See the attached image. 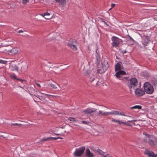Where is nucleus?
Returning <instances> with one entry per match:
<instances>
[{
    "label": "nucleus",
    "instance_id": "obj_1",
    "mask_svg": "<svg viewBox=\"0 0 157 157\" xmlns=\"http://www.w3.org/2000/svg\"><path fill=\"white\" fill-rule=\"evenodd\" d=\"M144 92L148 94H152L154 91L153 86L148 82H145L144 85Z\"/></svg>",
    "mask_w": 157,
    "mask_h": 157
},
{
    "label": "nucleus",
    "instance_id": "obj_2",
    "mask_svg": "<svg viewBox=\"0 0 157 157\" xmlns=\"http://www.w3.org/2000/svg\"><path fill=\"white\" fill-rule=\"evenodd\" d=\"M138 85L137 79L134 78L130 79L129 81V84L128 87L131 91H132L135 90Z\"/></svg>",
    "mask_w": 157,
    "mask_h": 157
},
{
    "label": "nucleus",
    "instance_id": "obj_3",
    "mask_svg": "<svg viewBox=\"0 0 157 157\" xmlns=\"http://www.w3.org/2000/svg\"><path fill=\"white\" fill-rule=\"evenodd\" d=\"M111 120V121L112 122H115L116 123L118 124L119 125H121V124H124L125 125L129 126H131L132 125L128 123L130 122L133 123V124H134V122L135 121H136L137 120H133L131 121H127L126 122L124 121H122L120 120H118L116 119H114L113 118H110Z\"/></svg>",
    "mask_w": 157,
    "mask_h": 157
},
{
    "label": "nucleus",
    "instance_id": "obj_4",
    "mask_svg": "<svg viewBox=\"0 0 157 157\" xmlns=\"http://www.w3.org/2000/svg\"><path fill=\"white\" fill-rule=\"evenodd\" d=\"M17 60L10 59V70L13 71H18L19 67Z\"/></svg>",
    "mask_w": 157,
    "mask_h": 157
},
{
    "label": "nucleus",
    "instance_id": "obj_5",
    "mask_svg": "<svg viewBox=\"0 0 157 157\" xmlns=\"http://www.w3.org/2000/svg\"><path fill=\"white\" fill-rule=\"evenodd\" d=\"M77 43L76 41L74 40H70L67 43L68 46L74 51L77 50Z\"/></svg>",
    "mask_w": 157,
    "mask_h": 157
},
{
    "label": "nucleus",
    "instance_id": "obj_6",
    "mask_svg": "<svg viewBox=\"0 0 157 157\" xmlns=\"http://www.w3.org/2000/svg\"><path fill=\"white\" fill-rule=\"evenodd\" d=\"M85 149L84 147H81L76 149L73 154L75 157H80L84 153Z\"/></svg>",
    "mask_w": 157,
    "mask_h": 157
},
{
    "label": "nucleus",
    "instance_id": "obj_7",
    "mask_svg": "<svg viewBox=\"0 0 157 157\" xmlns=\"http://www.w3.org/2000/svg\"><path fill=\"white\" fill-rule=\"evenodd\" d=\"M111 40L112 43L111 44L113 47H118L120 43L121 40L118 37L113 36L111 38Z\"/></svg>",
    "mask_w": 157,
    "mask_h": 157
},
{
    "label": "nucleus",
    "instance_id": "obj_8",
    "mask_svg": "<svg viewBox=\"0 0 157 157\" xmlns=\"http://www.w3.org/2000/svg\"><path fill=\"white\" fill-rule=\"evenodd\" d=\"M91 149L94 152L98 155V157H102L104 153L101 150H100L99 148L96 146L92 147Z\"/></svg>",
    "mask_w": 157,
    "mask_h": 157
},
{
    "label": "nucleus",
    "instance_id": "obj_9",
    "mask_svg": "<svg viewBox=\"0 0 157 157\" xmlns=\"http://www.w3.org/2000/svg\"><path fill=\"white\" fill-rule=\"evenodd\" d=\"M155 138L153 136V135H150V136L146 138L145 141L146 142L147 141L148 144L152 146H154L155 145Z\"/></svg>",
    "mask_w": 157,
    "mask_h": 157
},
{
    "label": "nucleus",
    "instance_id": "obj_10",
    "mask_svg": "<svg viewBox=\"0 0 157 157\" xmlns=\"http://www.w3.org/2000/svg\"><path fill=\"white\" fill-rule=\"evenodd\" d=\"M19 48L17 47H14L10 49V59H12V57H15L18 53Z\"/></svg>",
    "mask_w": 157,
    "mask_h": 157
},
{
    "label": "nucleus",
    "instance_id": "obj_11",
    "mask_svg": "<svg viewBox=\"0 0 157 157\" xmlns=\"http://www.w3.org/2000/svg\"><path fill=\"white\" fill-rule=\"evenodd\" d=\"M135 89L136 90L135 91V94L137 96H142L144 94V91L143 90L136 87Z\"/></svg>",
    "mask_w": 157,
    "mask_h": 157
},
{
    "label": "nucleus",
    "instance_id": "obj_12",
    "mask_svg": "<svg viewBox=\"0 0 157 157\" xmlns=\"http://www.w3.org/2000/svg\"><path fill=\"white\" fill-rule=\"evenodd\" d=\"M144 154L149 157H157V155H155L153 152L148 149L145 150Z\"/></svg>",
    "mask_w": 157,
    "mask_h": 157
},
{
    "label": "nucleus",
    "instance_id": "obj_13",
    "mask_svg": "<svg viewBox=\"0 0 157 157\" xmlns=\"http://www.w3.org/2000/svg\"><path fill=\"white\" fill-rule=\"evenodd\" d=\"M110 115H121L124 116H127L130 117H132L131 116H126L124 113H120L118 111H113L110 112Z\"/></svg>",
    "mask_w": 157,
    "mask_h": 157
},
{
    "label": "nucleus",
    "instance_id": "obj_14",
    "mask_svg": "<svg viewBox=\"0 0 157 157\" xmlns=\"http://www.w3.org/2000/svg\"><path fill=\"white\" fill-rule=\"evenodd\" d=\"M142 44L144 46H147L150 41L148 37L147 36H144L142 37Z\"/></svg>",
    "mask_w": 157,
    "mask_h": 157
},
{
    "label": "nucleus",
    "instance_id": "obj_15",
    "mask_svg": "<svg viewBox=\"0 0 157 157\" xmlns=\"http://www.w3.org/2000/svg\"><path fill=\"white\" fill-rule=\"evenodd\" d=\"M96 110V109H95L94 108H88L83 110V112L85 114H90L95 112Z\"/></svg>",
    "mask_w": 157,
    "mask_h": 157
},
{
    "label": "nucleus",
    "instance_id": "obj_16",
    "mask_svg": "<svg viewBox=\"0 0 157 157\" xmlns=\"http://www.w3.org/2000/svg\"><path fill=\"white\" fill-rule=\"evenodd\" d=\"M125 74L126 72L125 71H124L120 70L116 73L115 75L117 78H119L123 75H125Z\"/></svg>",
    "mask_w": 157,
    "mask_h": 157
},
{
    "label": "nucleus",
    "instance_id": "obj_17",
    "mask_svg": "<svg viewBox=\"0 0 157 157\" xmlns=\"http://www.w3.org/2000/svg\"><path fill=\"white\" fill-rule=\"evenodd\" d=\"M10 78L13 79H17L20 81L22 83L24 84L25 83L26 80L24 79H21L17 78L16 76L15 75H10Z\"/></svg>",
    "mask_w": 157,
    "mask_h": 157
},
{
    "label": "nucleus",
    "instance_id": "obj_18",
    "mask_svg": "<svg viewBox=\"0 0 157 157\" xmlns=\"http://www.w3.org/2000/svg\"><path fill=\"white\" fill-rule=\"evenodd\" d=\"M86 155L87 157H94V155L90 152L89 149H87L86 150Z\"/></svg>",
    "mask_w": 157,
    "mask_h": 157
},
{
    "label": "nucleus",
    "instance_id": "obj_19",
    "mask_svg": "<svg viewBox=\"0 0 157 157\" xmlns=\"http://www.w3.org/2000/svg\"><path fill=\"white\" fill-rule=\"evenodd\" d=\"M56 1L58 2L62 6H64L66 4V0H56Z\"/></svg>",
    "mask_w": 157,
    "mask_h": 157
},
{
    "label": "nucleus",
    "instance_id": "obj_20",
    "mask_svg": "<svg viewBox=\"0 0 157 157\" xmlns=\"http://www.w3.org/2000/svg\"><path fill=\"white\" fill-rule=\"evenodd\" d=\"M121 64H122L120 62H118L115 65V70L116 71H117L118 70H120L121 69Z\"/></svg>",
    "mask_w": 157,
    "mask_h": 157
},
{
    "label": "nucleus",
    "instance_id": "obj_21",
    "mask_svg": "<svg viewBox=\"0 0 157 157\" xmlns=\"http://www.w3.org/2000/svg\"><path fill=\"white\" fill-rule=\"evenodd\" d=\"M50 13L48 12H46L44 13H42L41 14V16L43 17H44L45 16H48V17H45V18L47 19H49L51 18V17H50Z\"/></svg>",
    "mask_w": 157,
    "mask_h": 157
},
{
    "label": "nucleus",
    "instance_id": "obj_22",
    "mask_svg": "<svg viewBox=\"0 0 157 157\" xmlns=\"http://www.w3.org/2000/svg\"><path fill=\"white\" fill-rule=\"evenodd\" d=\"M96 59L98 63H100L101 57L98 54H97L96 55Z\"/></svg>",
    "mask_w": 157,
    "mask_h": 157
},
{
    "label": "nucleus",
    "instance_id": "obj_23",
    "mask_svg": "<svg viewBox=\"0 0 157 157\" xmlns=\"http://www.w3.org/2000/svg\"><path fill=\"white\" fill-rule=\"evenodd\" d=\"M142 106L141 105H136L135 106H134L133 107H132L131 108V109H141L142 108Z\"/></svg>",
    "mask_w": 157,
    "mask_h": 157
},
{
    "label": "nucleus",
    "instance_id": "obj_24",
    "mask_svg": "<svg viewBox=\"0 0 157 157\" xmlns=\"http://www.w3.org/2000/svg\"><path fill=\"white\" fill-rule=\"evenodd\" d=\"M89 81L91 82H92L94 80L95 77L92 74H90V75Z\"/></svg>",
    "mask_w": 157,
    "mask_h": 157
},
{
    "label": "nucleus",
    "instance_id": "obj_25",
    "mask_svg": "<svg viewBox=\"0 0 157 157\" xmlns=\"http://www.w3.org/2000/svg\"><path fill=\"white\" fill-rule=\"evenodd\" d=\"M58 85L56 83L54 84H50V86L53 89H56L57 88V86Z\"/></svg>",
    "mask_w": 157,
    "mask_h": 157
},
{
    "label": "nucleus",
    "instance_id": "obj_26",
    "mask_svg": "<svg viewBox=\"0 0 157 157\" xmlns=\"http://www.w3.org/2000/svg\"><path fill=\"white\" fill-rule=\"evenodd\" d=\"M51 140V138H50V137H48L47 138H44L42 139L41 140V142H44L45 141H48V140Z\"/></svg>",
    "mask_w": 157,
    "mask_h": 157
},
{
    "label": "nucleus",
    "instance_id": "obj_27",
    "mask_svg": "<svg viewBox=\"0 0 157 157\" xmlns=\"http://www.w3.org/2000/svg\"><path fill=\"white\" fill-rule=\"evenodd\" d=\"M40 93L41 94H43V97H45V98L48 97L49 96H51V95H50L49 94H44L41 92H40Z\"/></svg>",
    "mask_w": 157,
    "mask_h": 157
},
{
    "label": "nucleus",
    "instance_id": "obj_28",
    "mask_svg": "<svg viewBox=\"0 0 157 157\" xmlns=\"http://www.w3.org/2000/svg\"><path fill=\"white\" fill-rule=\"evenodd\" d=\"M68 120L70 121H76L75 118L71 117H69L68 118Z\"/></svg>",
    "mask_w": 157,
    "mask_h": 157
},
{
    "label": "nucleus",
    "instance_id": "obj_29",
    "mask_svg": "<svg viewBox=\"0 0 157 157\" xmlns=\"http://www.w3.org/2000/svg\"><path fill=\"white\" fill-rule=\"evenodd\" d=\"M29 1V0H22V3L23 4H25L28 2Z\"/></svg>",
    "mask_w": 157,
    "mask_h": 157
},
{
    "label": "nucleus",
    "instance_id": "obj_30",
    "mask_svg": "<svg viewBox=\"0 0 157 157\" xmlns=\"http://www.w3.org/2000/svg\"><path fill=\"white\" fill-rule=\"evenodd\" d=\"M143 134L144 135H145L146 137H147H147H148L149 136H150V135H149L148 134H147L146 133V132H144L143 133Z\"/></svg>",
    "mask_w": 157,
    "mask_h": 157
},
{
    "label": "nucleus",
    "instance_id": "obj_31",
    "mask_svg": "<svg viewBox=\"0 0 157 157\" xmlns=\"http://www.w3.org/2000/svg\"><path fill=\"white\" fill-rule=\"evenodd\" d=\"M110 114V112H105L103 113V115L107 116Z\"/></svg>",
    "mask_w": 157,
    "mask_h": 157
},
{
    "label": "nucleus",
    "instance_id": "obj_32",
    "mask_svg": "<svg viewBox=\"0 0 157 157\" xmlns=\"http://www.w3.org/2000/svg\"><path fill=\"white\" fill-rule=\"evenodd\" d=\"M103 113L102 111L100 110L99 111L98 113V114L99 115H103Z\"/></svg>",
    "mask_w": 157,
    "mask_h": 157
},
{
    "label": "nucleus",
    "instance_id": "obj_33",
    "mask_svg": "<svg viewBox=\"0 0 157 157\" xmlns=\"http://www.w3.org/2000/svg\"><path fill=\"white\" fill-rule=\"evenodd\" d=\"M7 62L6 61H3L2 60L0 59V63H5Z\"/></svg>",
    "mask_w": 157,
    "mask_h": 157
},
{
    "label": "nucleus",
    "instance_id": "obj_34",
    "mask_svg": "<svg viewBox=\"0 0 157 157\" xmlns=\"http://www.w3.org/2000/svg\"><path fill=\"white\" fill-rule=\"evenodd\" d=\"M50 138H51V140H56L58 139H59V138L58 137H50Z\"/></svg>",
    "mask_w": 157,
    "mask_h": 157
},
{
    "label": "nucleus",
    "instance_id": "obj_35",
    "mask_svg": "<svg viewBox=\"0 0 157 157\" xmlns=\"http://www.w3.org/2000/svg\"><path fill=\"white\" fill-rule=\"evenodd\" d=\"M38 97L40 100H42V101H43L44 99L43 98H42V97L41 96H38Z\"/></svg>",
    "mask_w": 157,
    "mask_h": 157
},
{
    "label": "nucleus",
    "instance_id": "obj_36",
    "mask_svg": "<svg viewBox=\"0 0 157 157\" xmlns=\"http://www.w3.org/2000/svg\"><path fill=\"white\" fill-rule=\"evenodd\" d=\"M11 125H20L21 124H18L17 123H15V124H12Z\"/></svg>",
    "mask_w": 157,
    "mask_h": 157
},
{
    "label": "nucleus",
    "instance_id": "obj_37",
    "mask_svg": "<svg viewBox=\"0 0 157 157\" xmlns=\"http://www.w3.org/2000/svg\"><path fill=\"white\" fill-rule=\"evenodd\" d=\"M115 4H111V8H113L115 6Z\"/></svg>",
    "mask_w": 157,
    "mask_h": 157
},
{
    "label": "nucleus",
    "instance_id": "obj_38",
    "mask_svg": "<svg viewBox=\"0 0 157 157\" xmlns=\"http://www.w3.org/2000/svg\"><path fill=\"white\" fill-rule=\"evenodd\" d=\"M23 31L22 30H19L17 32V33H23Z\"/></svg>",
    "mask_w": 157,
    "mask_h": 157
},
{
    "label": "nucleus",
    "instance_id": "obj_39",
    "mask_svg": "<svg viewBox=\"0 0 157 157\" xmlns=\"http://www.w3.org/2000/svg\"><path fill=\"white\" fill-rule=\"evenodd\" d=\"M82 123L84 124H87V122L86 121H82Z\"/></svg>",
    "mask_w": 157,
    "mask_h": 157
},
{
    "label": "nucleus",
    "instance_id": "obj_40",
    "mask_svg": "<svg viewBox=\"0 0 157 157\" xmlns=\"http://www.w3.org/2000/svg\"><path fill=\"white\" fill-rule=\"evenodd\" d=\"M129 37L130 40H132L133 41H134V40L133 39L132 37H131L130 36H129Z\"/></svg>",
    "mask_w": 157,
    "mask_h": 157
},
{
    "label": "nucleus",
    "instance_id": "obj_41",
    "mask_svg": "<svg viewBox=\"0 0 157 157\" xmlns=\"http://www.w3.org/2000/svg\"><path fill=\"white\" fill-rule=\"evenodd\" d=\"M36 85L37 86L39 87H41V86L40 85V84H39V83H36Z\"/></svg>",
    "mask_w": 157,
    "mask_h": 157
},
{
    "label": "nucleus",
    "instance_id": "obj_42",
    "mask_svg": "<svg viewBox=\"0 0 157 157\" xmlns=\"http://www.w3.org/2000/svg\"><path fill=\"white\" fill-rule=\"evenodd\" d=\"M55 134L56 135H60V134H56V133H55Z\"/></svg>",
    "mask_w": 157,
    "mask_h": 157
},
{
    "label": "nucleus",
    "instance_id": "obj_43",
    "mask_svg": "<svg viewBox=\"0 0 157 157\" xmlns=\"http://www.w3.org/2000/svg\"><path fill=\"white\" fill-rule=\"evenodd\" d=\"M58 138H59V139H63V138H62V137H58Z\"/></svg>",
    "mask_w": 157,
    "mask_h": 157
},
{
    "label": "nucleus",
    "instance_id": "obj_44",
    "mask_svg": "<svg viewBox=\"0 0 157 157\" xmlns=\"http://www.w3.org/2000/svg\"><path fill=\"white\" fill-rule=\"evenodd\" d=\"M105 24L106 25H107L106 23L105 22Z\"/></svg>",
    "mask_w": 157,
    "mask_h": 157
},
{
    "label": "nucleus",
    "instance_id": "obj_45",
    "mask_svg": "<svg viewBox=\"0 0 157 157\" xmlns=\"http://www.w3.org/2000/svg\"><path fill=\"white\" fill-rule=\"evenodd\" d=\"M99 71V70H98V72Z\"/></svg>",
    "mask_w": 157,
    "mask_h": 157
}]
</instances>
